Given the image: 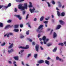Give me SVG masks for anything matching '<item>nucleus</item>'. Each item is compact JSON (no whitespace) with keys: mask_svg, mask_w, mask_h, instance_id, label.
Wrapping results in <instances>:
<instances>
[{"mask_svg":"<svg viewBox=\"0 0 66 66\" xmlns=\"http://www.w3.org/2000/svg\"><path fill=\"white\" fill-rule=\"evenodd\" d=\"M27 5H28L27 3H24V6H22L21 5H19L18 6V8L21 11H23L24 9L27 10L28 9Z\"/></svg>","mask_w":66,"mask_h":66,"instance_id":"obj_1","label":"nucleus"},{"mask_svg":"<svg viewBox=\"0 0 66 66\" xmlns=\"http://www.w3.org/2000/svg\"><path fill=\"white\" fill-rule=\"evenodd\" d=\"M43 27V25H40L38 27V29H37L36 31L37 32H38V33H40V32H41L42 30H39L41 28H42Z\"/></svg>","mask_w":66,"mask_h":66,"instance_id":"obj_2","label":"nucleus"},{"mask_svg":"<svg viewBox=\"0 0 66 66\" xmlns=\"http://www.w3.org/2000/svg\"><path fill=\"white\" fill-rule=\"evenodd\" d=\"M35 48L37 52H38V49H39V45L38 44H36Z\"/></svg>","mask_w":66,"mask_h":66,"instance_id":"obj_3","label":"nucleus"},{"mask_svg":"<svg viewBox=\"0 0 66 66\" xmlns=\"http://www.w3.org/2000/svg\"><path fill=\"white\" fill-rule=\"evenodd\" d=\"M14 16L18 18L20 20H21L22 19L21 17L20 16V15H14Z\"/></svg>","mask_w":66,"mask_h":66,"instance_id":"obj_4","label":"nucleus"},{"mask_svg":"<svg viewBox=\"0 0 66 66\" xmlns=\"http://www.w3.org/2000/svg\"><path fill=\"white\" fill-rule=\"evenodd\" d=\"M11 3H10L7 6H4V7L5 8V9H7L9 7H10V6H11Z\"/></svg>","mask_w":66,"mask_h":66,"instance_id":"obj_5","label":"nucleus"},{"mask_svg":"<svg viewBox=\"0 0 66 66\" xmlns=\"http://www.w3.org/2000/svg\"><path fill=\"white\" fill-rule=\"evenodd\" d=\"M29 11L31 13H34V12L35 9H34V8H33V9H29Z\"/></svg>","mask_w":66,"mask_h":66,"instance_id":"obj_6","label":"nucleus"},{"mask_svg":"<svg viewBox=\"0 0 66 66\" xmlns=\"http://www.w3.org/2000/svg\"><path fill=\"white\" fill-rule=\"evenodd\" d=\"M57 37V35L55 32H54L53 34V38H55V37Z\"/></svg>","mask_w":66,"mask_h":66,"instance_id":"obj_7","label":"nucleus"},{"mask_svg":"<svg viewBox=\"0 0 66 66\" xmlns=\"http://www.w3.org/2000/svg\"><path fill=\"white\" fill-rule=\"evenodd\" d=\"M13 34L12 33H9L8 34H7V37H9V36L10 35H13Z\"/></svg>","mask_w":66,"mask_h":66,"instance_id":"obj_8","label":"nucleus"},{"mask_svg":"<svg viewBox=\"0 0 66 66\" xmlns=\"http://www.w3.org/2000/svg\"><path fill=\"white\" fill-rule=\"evenodd\" d=\"M61 27V26L60 25H58L56 27L55 29V30H58V29H59Z\"/></svg>","mask_w":66,"mask_h":66,"instance_id":"obj_9","label":"nucleus"},{"mask_svg":"<svg viewBox=\"0 0 66 66\" xmlns=\"http://www.w3.org/2000/svg\"><path fill=\"white\" fill-rule=\"evenodd\" d=\"M59 22L60 23V24H62V25H63V24H64V22L63 21L61 20L59 21Z\"/></svg>","mask_w":66,"mask_h":66,"instance_id":"obj_10","label":"nucleus"},{"mask_svg":"<svg viewBox=\"0 0 66 66\" xmlns=\"http://www.w3.org/2000/svg\"><path fill=\"white\" fill-rule=\"evenodd\" d=\"M45 63L46 64L48 65H49L50 62L49 61L46 60L45 61Z\"/></svg>","mask_w":66,"mask_h":66,"instance_id":"obj_11","label":"nucleus"},{"mask_svg":"<svg viewBox=\"0 0 66 66\" xmlns=\"http://www.w3.org/2000/svg\"><path fill=\"white\" fill-rule=\"evenodd\" d=\"M11 28V27H11L10 25H7L5 27V29H6L7 28Z\"/></svg>","mask_w":66,"mask_h":66,"instance_id":"obj_12","label":"nucleus"},{"mask_svg":"<svg viewBox=\"0 0 66 66\" xmlns=\"http://www.w3.org/2000/svg\"><path fill=\"white\" fill-rule=\"evenodd\" d=\"M56 59L57 61L58 60H59L60 61H61V59L58 56H57L56 57Z\"/></svg>","mask_w":66,"mask_h":66,"instance_id":"obj_13","label":"nucleus"},{"mask_svg":"<svg viewBox=\"0 0 66 66\" xmlns=\"http://www.w3.org/2000/svg\"><path fill=\"white\" fill-rule=\"evenodd\" d=\"M46 39V37L45 36H43V38H42V39L44 41H45Z\"/></svg>","mask_w":66,"mask_h":66,"instance_id":"obj_14","label":"nucleus"},{"mask_svg":"<svg viewBox=\"0 0 66 66\" xmlns=\"http://www.w3.org/2000/svg\"><path fill=\"white\" fill-rule=\"evenodd\" d=\"M38 62L39 64H42V63H44V61L43 60H40Z\"/></svg>","mask_w":66,"mask_h":66,"instance_id":"obj_15","label":"nucleus"},{"mask_svg":"<svg viewBox=\"0 0 66 66\" xmlns=\"http://www.w3.org/2000/svg\"><path fill=\"white\" fill-rule=\"evenodd\" d=\"M29 4H30V5L28 6L29 7H32L33 6L32 5V3L31 2H29Z\"/></svg>","mask_w":66,"mask_h":66,"instance_id":"obj_16","label":"nucleus"},{"mask_svg":"<svg viewBox=\"0 0 66 66\" xmlns=\"http://www.w3.org/2000/svg\"><path fill=\"white\" fill-rule=\"evenodd\" d=\"M13 46H14L13 43H12L11 45H10L9 46L8 48H12V47H13Z\"/></svg>","mask_w":66,"mask_h":66,"instance_id":"obj_17","label":"nucleus"},{"mask_svg":"<svg viewBox=\"0 0 66 66\" xmlns=\"http://www.w3.org/2000/svg\"><path fill=\"white\" fill-rule=\"evenodd\" d=\"M13 58L15 60H18V56L14 57Z\"/></svg>","mask_w":66,"mask_h":66,"instance_id":"obj_18","label":"nucleus"},{"mask_svg":"<svg viewBox=\"0 0 66 66\" xmlns=\"http://www.w3.org/2000/svg\"><path fill=\"white\" fill-rule=\"evenodd\" d=\"M60 16H65V13L64 12H62L60 15Z\"/></svg>","mask_w":66,"mask_h":66,"instance_id":"obj_19","label":"nucleus"},{"mask_svg":"<svg viewBox=\"0 0 66 66\" xmlns=\"http://www.w3.org/2000/svg\"><path fill=\"white\" fill-rule=\"evenodd\" d=\"M14 51V50H13V49H11V51H9V50H8V52L9 53H10L11 52H13Z\"/></svg>","mask_w":66,"mask_h":66,"instance_id":"obj_20","label":"nucleus"},{"mask_svg":"<svg viewBox=\"0 0 66 66\" xmlns=\"http://www.w3.org/2000/svg\"><path fill=\"white\" fill-rule=\"evenodd\" d=\"M21 36L20 37V38H23L24 37V36L23 35H22V34H21L20 35Z\"/></svg>","mask_w":66,"mask_h":66,"instance_id":"obj_21","label":"nucleus"},{"mask_svg":"<svg viewBox=\"0 0 66 66\" xmlns=\"http://www.w3.org/2000/svg\"><path fill=\"white\" fill-rule=\"evenodd\" d=\"M57 15L59 16V17H60V13L59 12V11H57Z\"/></svg>","mask_w":66,"mask_h":66,"instance_id":"obj_22","label":"nucleus"},{"mask_svg":"<svg viewBox=\"0 0 66 66\" xmlns=\"http://www.w3.org/2000/svg\"><path fill=\"white\" fill-rule=\"evenodd\" d=\"M3 27V23L1 22H0V27Z\"/></svg>","mask_w":66,"mask_h":66,"instance_id":"obj_23","label":"nucleus"},{"mask_svg":"<svg viewBox=\"0 0 66 66\" xmlns=\"http://www.w3.org/2000/svg\"><path fill=\"white\" fill-rule=\"evenodd\" d=\"M56 50H57V47H56L53 50V52H55V51H56Z\"/></svg>","mask_w":66,"mask_h":66,"instance_id":"obj_24","label":"nucleus"},{"mask_svg":"<svg viewBox=\"0 0 66 66\" xmlns=\"http://www.w3.org/2000/svg\"><path fill=\"white\" fill-rule=\"evenodd\" d=\"M34 57L36 59L37 57V54H34Z\"/></svg>","mask_w":66,"mask_h":66,"instance_id":"obj_25","label":"nucleus"},{"mask_svg":"<svg viewBox=\"0 0 66 66\" xmlns=\"http://www.w3.org/2000/svg\"><path fill=\"white\" fill-rule=\"evenodd\" d=\"M58 45H60L61 46H64V44L62 43H59L58 44Z\"/></svg>","mask_w":66,"mask_h":66,"instance_id":"obj_26","label":"nucleus"},{"mask_svg":"<svg viewBox=\"0 0 66 66\" xmlns=\"http://www.w3.org/2000/svg\"><path fill=\"white\" fill-rule=\"evenodd\" d=\"M44 17L43 16L41 17L40 19V21H42V20L44 19Z\"/></svg>","mask_w":66,"mask_h":66,"instance_id":"obj_27","label":"nucleus"},{"mask_svg":"<svg viewBox=\"0 0 66 66\" xmlns=\"http://www.w3.org/2000/svg\"><path fill=\"white\" fill-rule=\"evenodd\" d=\"M51 45H52V44L50 43H49L47 45V46L48 47H49L50 46H51Z\"/></svg>","mask_w":66,"mask_h":66,"instance_id":"obj_28","label":"nucleus"},{"mask_svg":"<svg viewBox=\"0 0 66 66\" xmlns=\"http://www.w3.org/2000/svg\"><path fill=\"white\" fill-rule=\"evenodd\" d=\"M19 48H21L22 49H26L25 47H23L21 46L19 47Z\"/></svg>","mask_w":66,"mask_h":66,"instance_id":"obj_29","label":"nucleus"},{"mask_svg":"<svg viewBox=\"0 0 66 66\" xmlns=\"http://www.w3.org/2000/svg\"><path fill=\"white\" fill-rule=\"evenodd\" d=\"M26 35H29V30L27 31L26 32Z\"/></svg>","mask_w":66,"mask_h":66,"instance_id":"obj_30","label":"nucleus"},{"mask_svg":"<svg viewBox=\"0 0 66 66\" xmlns=\"http://www.w3.org/2000/svg\"><path fill=\"white\" fill-rule=\"evenodd\" d=\"M5 45V43L4 42L3 43L1 44V46H4V45Z\"/></svg>","mask_w":66,"mask_h":66,"instance_id":"obj_31","label":"nucleus"},{"mask_svg":"<svg viewBox=\"0 0 66 66\" xmlns=\"http://www.w3.org/2000/svg\"><path fill=\"white\" fill-rule=\"evenodd\" d=\"M29 46L28 45H26V47H25V49H27L29 48Z\"/></svg>","mask_w":66,"mask_h":66,"instance_id":"obj_32","label":"nucleus"},{"mask_svg":"<svg viewBox=\"0 0 66 66\" xmlns=\"http://www.w3.org/2000/svg\"><path fill=\"white\" fill-rule=\"evenodd\" d=\"M14 31L15 32H18L19 31V30H18V29H14Z\"/></svg>","mask_w":66,"mask_h":66,"instance_id":"obj_33","label":"nucleus"},{"mask_svg":"<svg viewBox=\"0 0 66 66\" xmlns=\"http://www.w3.org/2000/svg\"><path fill=\"white\" fill-rule=\"evenodd\" d=\"M47 3L48 4V7H50V6H51V5H50V4L48 2H47Z\"/></svg>","mask_w":66,"mask_h":66,"instance_id":"obj_34","label":"nucleus"},{"mask_svg":"<svg viewBox=\"0 0 66 66\" xmlns=\"http://www.w3.org/2000/svg\"><path fill=\"white\" fill-rule=\"evenodd\" d=\"M11 21H12V20H9L7 21V22L8 23H10V22H11Z\"/></svg>","mask_w":66,"mask_h":66,"instance_id":"obj_35","label":"nucleus"},{"mask_svg":"<svg viewBox=\"0 0 66 66\" xmlns=\"http://www.w3.org/2000/svg\"><path fill=\"white\" fill-rule=\"evenodd\" d=\"M29 16V14H28L27 15H26V19L27 20L28 18V17Z\"/></svg>","mask_w":66,"mask_h":66,"instance_id":"obj_36","label":"nucleus"},{"mask_svg":"<svg viewBox=\"0 0 66 66\" xmlns=\"http://www.w3.org/2000/svg\"><path fill=\"white\" fill-rule=\"evenodd\" d=\"M19 25H16L15 26V28H17L18 27Z\"/></svg>","mask_w":66,"mask_h":66,"instance_id":"obj_37","label":"nucleus"},{"mask_svg":"<svg viewBox=\"0 0 66 66\" xmlns=\"http://www.w3.org/2000/svg\"><path fill=\"white\" fill-rule=\"evenodd\" d=\"M32 45L33 46H35V43L34 42H32Z\"/></svg>","mask_w":66,"mask_h":66,"instance_id":"obj_38","label":"nucleus"},{"mask_svg":"<svg viewBox=\"0 0 66 66\" xmlns=\"http://www.w3.org/2000/svg\"><path fill=\"white\" fill-rule=\"evenodd\" d=\"M14 12H17V9L15 8L14 9Z\"/></svg>","mask_w":66,"mask_h":66,"instance_id":"obj_39","label":"nucleus"},{"mask_svg":"<svg viewBox=\"0 0 66 66\" xmlns=\"http://www.w3.org/2000/svg\"><path fill=\"white\" fill-rule=\"evenodd\" d=\"M4 7V6L3 5H0V9H1V8H2V7Z\"/></svg>","mask_w":66,"mask_h":66,"instance_id":"obj_40","label":"nucleus"},{"mask_svg":"<svg viewBox=\"0 0 66 66\" xmlns=\"http://www.w3.org/2000/svg\"><path fill=\"white\" fill-rule=\"evenodd\" d=\"M48 21H45L44 22V23H45L46 24H47V23H48Z\"/></svg>","mask_w":66,"mask_h":66,"instance_id":"obj_41","label":"nucleus"},{"mask_svg":"<svg viewBox=\"0 0 66 66\" xmlns=\"http://www.w3.org/2000/svg\"><path fill=\"white\" fill-rule=\"evenodd\" d=\"M20 28H22V27H23V24H21L20 25Z\"/></svg>","mask_w":66,"mask_h":66,"instance_id":"obj_42","label":"nucleus"},{"mask_svg":"<svg viewBox=\"0 0 66 66\" xmlns=\"http://www.w3.org/2000/svg\"><path fill=\"white\" fill-rule=\"evenodd\" d=\"M31 54H28V55L27 56V57H29V56H31Z\"/></svg>","mask_w":66,"mask_h":66,"instance_id":"obj_43","label":"nucleus"},{"mask_svg":"<svg viewBox=\"0 0 66 66\" xmlns=\"http://www.w3.org/2000/svg\"><path fill=\"white\" fill-rule=\"evenodd\" d=\"M52 31H53V30L52 29V30L51 32H50V35H51V34H52Z\"/></svg>","mask_w":66,"mask_h":66,"instance_id":"obj_44","label":"nucleus"},{"mask_svg":"<svg viewBox=\"0 0 66 66\" xmlns=\"http://www.w3.org/2000/svg\"><path fill=\"white\" fill-rule=\"evenodd\" d=\"M26 13V11H23V15H24Z\"/></svg>","mask_w":66,"mask_h":66,"instance_id":"obj_45","label":"nucleus"},{"mask_svg":"<svg viewBox=\"0 0 66 66\" xmlns=\"http://www.w3.org/2000/svg\"><path fill=\"white\" fill-rule=\"evenodd\" d=\"M52 2L53 4H55V2L54 1H52Z\"/></svg>","mask_w":66,"mask_h":66,"instance_id":"obj_46","label":"nucleus"},{"mask_svg":"<svg viewBox=\"0 0 66 66\" xmlns=\"http://www.w3.org/2000/svg\"><path fill=\"white\" fill-rule=\"evenodd\" d=\"M15 1L16 2H20V0L19 1V0H15Z\"/></svg>","mask_w":66,"mask_h":66,"instance_id":"obj_47","label":"nucleus"},{"mask_svg":"<svg viewBox=\"0 0 66 66\" xmlns=\"http://www.w3.org/2000/svg\"><path fill=\"white\" fill-rule=\"evenodd\" d=\"M23 51H24V50H22L20 52L21 53H22V52H23Z\"/></svg>","mask_w":66,"mask_h":66,"instance_id":"obj_48","label":"nucleus"},{"mask_svg":"<svg viewBox=\"0 0 66 66\" xmlns=\"http://www.w3.org/2000/svg\"><path fill=\"white\" fill-rule=\"evenodd\" d=\"M40 44L43 45V42H40Z\"/></svg>","mask_w":66,"mask_h":66,"instance_id":"obj_49","label":"nucleus"},{"mask_svg":"<svg viewBox=\"0 0 66 66\" xmlns=\"http://www.w3.org/2000/svg\"><path fill=\"white\" fill-rule=\"evenodd\" d=\"M40 48L42 50H43V48L42 46H40Z\"/></svg>","mask_w":66,"mask_h":66,"instance_id":"obj_50","label":"nucleus"},{"mask_svg":"<svg viewBox=\"0 0 66 66\" xmlns=\"http://www.w3.org/2000/svg\"><path fill=\"white\" fill-rule=\"evenodd\" d=\"M8 62L9 64H12V63L11 61H9Z\"/></svg>","mask_w":66,"mask_h":66,"instance_id":"obj_51","label":"nucleus"},{"mask_svg":"<svg viewBox=\"0 0 66 66\" xmlns=\"http://www.w3.org/2000/svg\"><path fill=\"white\" fill-rule=\"evenodd\" d=\"M48 41H49V39H46L45 41L46 42H48Z\"/></svg>","mask_w":66,"mask_h":66,"instance_id":"obj_52","label":"nucleus"},{"mask_svg":"<svg viewBox=\"0 0 66 66\" xmlns=\"http://www.w3.org/2000/svg\"><path fill=\"white\" fill-rule=\"evenodd\" d=\"M37 20V19H36V18H35L34 19V21H36Z\"/></svg>","mask_w":66,"mask_h":66,"instance_id":"obj_53","label":"nucleus"},{"mask_svg":"<svg viewBox=\"0 0 66 66\" xmlns=\"http://www.w3.org/2000/svg\"><path fill=\"white\" fill-rule=\"evenodd\" d=\"M59 7H62V4H60L59 5Z\"/></svg>","mask_w":66,"mask_h":66,"instance_id":"obj_54","label":"nucleus"},{"mask_svg":"<svg viewBox=\"0 0 66 66\" xmlns=\"http://www.w3.org/2000/svg\"><path fill=\"white\" fill-rule=\"evenodd\" d=\"M43 43L44 44H47V42H46V41H44Z\"/></svg>","mask_w":66,"mask_h":66,"instance_id":"obj_55","label":"nucleus"},{"mask_svg":"<svg viewBox=\"0 0 66 66\" xmlns=\"http://www.w3.org/2000/svg\"><path fill=\"white\" fill-rule=\"evenodd\" d=\"M40 35L39 34L38 35V38H39V37H40Z\"/></svg>","mask_w":66,"mask_h":66,"instance_id":"obj_56","label":"nucleus"},{"mask_svg":"<svg viewBox=\"0 0 66 66\" xmlns=\"http://www.w3.org/2000/svg\"><path fill=\"white\" fill-rule=\"evenodd\" d=\"M28 27H29V28H31V26H30V24H28Z\"/></svg>","mask_w":66,"mask_h":66,"instance_id":"obj_57","label":"nucleus"},{"mask_svg":"<svg viewBox=\"0 0 66 66\" xmlns=\"http://www.w3.org/2000/svg\"><path fill=\"white\" fill-rule=\"evenodd\" d=\"M24 0H20V2H22V1H24Z\"/></svg>","mask_w":66,"mask_h":66,"instance_id":"obj_58","label":"nucleus"},{"mask_svg":"<svg viewBox=\"0 0 66 66\" xmlns=\"http://www.w3.org/2000/svg\"><path fill=\"white\" fill-rule=\"evenodd\" d=\"M65 7V6L64 5H63L62 6V9H64V8Z\"/></svg>","mask_w":66,"mask_h":66,"instance_id":"obj_59","label":"nucleus"},{"mask_svg":"<svg viewBox=\"0 0 66 66\" xmlns=\"http://www.w3.org/2000/svg\"><path fill=\"white\" fill-rule=\"evenodd\" d=\"M29 42H32V40L31 39H30L29 40Z\"/></svg>","mask_w":66,"mask_h":66,"instance_id":"obj_60","label":"nucleus"},{"mask_svg":"<svg viewBox=\"0 0 66 66\" xmlns=\"http://www.w3.org/2000/svg\"><path fill=\"white\" fill-rule=\"evenodd\" d=\"M39 40L40 41H42V38H39Z\"/></svg>","mask_w":66,"mask_h":66,"instance_id":"obj_61","label":"nucleus"},{"mask_svg":"<svg viewBox=\"0 0 66 66\" xmlns=\"http://www.w3.org/2000/svg\"><path fill=\"white\" fill-rule=\"evenodd\" d=\"M22 65H24V63H23V62L22 61Z\"/></svg>","mask_w":66,"mask_h":66,"instance_id":"obj_62","label":"nucleus"},{"mask_svg":"<svg viewBox=\"0 0 66 66\" xmlns=\"http://www.w3.org/2000/svg\"><path fill=\"white\" fill-rule=\"evenodd\" d=\"M47 59V60H50V58L49 57H48Z\"/></svg>","mask_w":66,"mask_h":66,"instance_id":"obj_63","label":"nucleus"},{"mask_svg":"<svg viewBox=\"0 0 66 66\" xmlns=\"http://www.w3.org/2000/svg\"><path fill=\"white\" fill-rule=\"evenodd\" d=\"M26 66H30L28 64H26Z\"/></svg>","mask_w":66,"mask_h":66,"instance_id":"obj_64","label":"nucleus"}]
</instances>
